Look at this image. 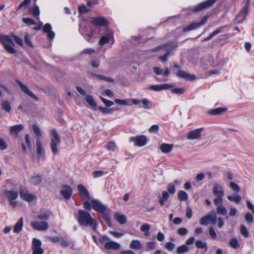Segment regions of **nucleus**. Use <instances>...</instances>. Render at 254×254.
<instances>
[{
  "instance_id": "nucleus-48",
  "label": "nucleus",
  "mask_w": 254,
  "mask_h": 254,
  "mask_svg": "<svg viewBox=\"0 0 254 254\" xmlns=\"http://www.w3.org/2000/svg\"><path fill=\"white\" fill-rule=\"evenodd\" d=\"M175 244L168 242H167L165 245V248L169 251H172L175 248Z\"/></svg>"
},
{
  "instance_id": "nucleus-56",
  "label": "nucleus",
  "mask_w": 254,
  "mask_h": 254,
  "mask_svg": "<svg viewBox=\"0 0 254 254\" xmlns=\"http://www.w3.org/2000/svg\"><path fill=\"white\" fill-rule=\"evenodd\" d=\"M99 110L103 114H111L113 112V110L102 107H99Z\"/></svg>"
},
{
  "instance_id": "nucleus-60",
  "label": "nucleus",
  "mask_w": 254,
  "mask_h": 254,
  "mask_svg": "<svg viewBox=\"0 0 254 254\" xmlns=\"http://www.w3.org/2000/svg\"><path fill=\"white\" fill-rule=\"evenodd\" d=\"M100 98L104 104L107 107H110L114 105L113 102L107 100L102 97H100Z\"/></svg>"
},
{
  "instance_id": "nucleus-40",
  "label": "nucleus",
  "mask_w": 254,
  "mask_h": 254,
  "mask_svg": "<svg viewBox=\"0 0 254 254\" xmlns=\"http://www.w3.org/2000/svg\"><path fill=\"white\" fill-rule=\"evenodd\" d=\"M32 129L35 136L37 137V138L40 139V137L41 136V132L39 127L37 125L34 124L32 126Z\"/></svg>"
},
{
  "instance_id": "nucleus-47",
  "label": "nucleus",
  "mask_w": 254,
  "mask_h": 254,
  "mask_svg": "<svg viewBox=\"0 0 254 254\" xmlns=\"http://www.w3.org/2000/svg\"><path fill=\"white\" fill-rule=\"evenodd\" d=\"M115 102L116 103L120 104L122 105H128L129 106L131 105V104L129 103V101H128V99H126V100H120L119 99H117L115 100Z\"/></svg>"
},
{
  "instance_id": "nucleus-6",
  "label": "nucleus",
  "mask_w": 254,
  "mask_h": 254,
  "mask_svg": "<svg viewBox=\"0 0 254 254\" xmlns=\"http://www.w3.org/2000/svg\"><path fill=\"white\" fill-rule=\"evenodd\" d=\"M102 239L104 241H106L104 244V248L106 249L117 251L120 249L121 245L119 243L111 240L105 236H103Z\"/></svg>"
},
{
  "instance_id": "nucleus-4",
  "label": "nucleus",
  "mask_w": 254,
  "mask_h": 254,
  "mask_svg": "<svg viewBox=\"0 0 254 254\" xmlns=\"http://www.w3.org/2000/svg\"><path fill=\"white\" fill-rule=\"evenodd\" d=\"M209 223L214 225L216 223V214L214 211H211L207 215L202 217L199 221L201 225L207 226Z\"/></svg>"
},
{
  "instance_id": "nucleus-32",
  "label": "nucleus",
  "mask_w": 254,
  "mask_h": 254,
  "mask_svg": "<svg viewBox=\"0 0 254 254\" xmlns=\"http://www.w3.org/2000/svg\"><path fill=\"white\" fill-rule=\"evenodd\" d=\"M129 248L134 250H139L141 248V244L139 240H132L129 244Z\"/></svg>"
},
{
  "instance_id": "nucleus-37",
  "label": "nucleus",
  "mask_w": 254,
  "mask_h": 254,
  "mask_svg": "<svg viewBox=\"0 0 254 254\" xmlns=\"http://www.w3.org/2000/svg\"><path fill=\"white\" fill-rule=\"evenodd\" d=\"M178 198L181 201L187 200L188 198V195L186 192L184 190H180L178 192Z\"/></svg>"
},
{
  "instance_id": "nucleus-26",
  "label": "nucleus",
  "mask_w": 254,
  "mask_h": 254,
  "mask_svg": "<svg viewBox=\"0 0 254 254\" xmlns=\"http://www.w3.org/2000/svg\"><path fill=\"white\" fill-rule=\"evenodd\" d=\"M227 108L219 107L217 108L210 110L208 111L209 114L211 115H219L223 114L227 111Z\"/></svg>"
},
{
  "instance_id": "nucleus-22",
  "label": "nucleus",
  "mask_w": 254,
  "mask_h": 254,
  "mask_svg": "<svg viewBox=\"0 0 254 254\" xmlns=\"http://www.w3.org/2000/svg\"><path fill=\"white\" fill-rule=\"evenodd\" d=\"M17 83L19 86L21 90L26 94L28 96L31 97L33 99L37 100V97L32 92H31L28 87L24 84H23L21 82L17 80Z\"/></svg>"
},
{
  "instance_id": "nucleus-54",
  "label": "nucleus",
  "mask_w": 254,
  "mask_h": 254,
  "mask_svg": "<svg viewBox=\"0 0 254 254\" xmlns=\"http://www.w3.org/2000/svg\"><path fill=\"white\" fill-rule=\"evenodd\" d=\"M167 190L170 193H171V194H174L176 191L175 185L173 184V183L170 184L168 185Z\"/></svg>"
},
{
  "instance_id": "nucleus-58",
  "label": "nucleus",
  "mask_w": 254,
  "mask_h": 254,
  "mask_svg": "<svg viewBox=\"0 0 254 254\" xmlns=\"http://www.w3.org/2000/svg\"><path fill=\"white\" fill-rule=\"evenodd\" d=\"M24 41L29 46H30L31 47H33L32 41H31L30 36L28 33H26L25 35Z\"/></svg>"
},
{
  "instance_id": "nucleus-61",
  "label": "nucleus",
  "mask_w": 254,
  "mask_h": 254,
  "mask_svg": "<svg viewBox=\"0 0 254 254\" xmlns=\"http://www.w3.org/2000/svg\"><path fill=\"white\" fill-rule=\"evenodd\" d=\"M78 10L80 13H85L89 11V9L85 5L83 4L79 6Z\"/></svg>"
},
{
  "instance_id": "nucleus-30",
  "label": "nucleus",
  "mask_w": 254,
  "mask_h": 254,
  "mask_svg": "<svg viewBox=\"0 0 254 254\" xmlns=\"http://www.w3.org/2000/svg\"><path fill=\"white\" fill-rule=\"evenodd\" d=\"M42 182V178L39 175H35L31 178L30 183L34 185L37 186L39 185Z\"/></svg>"
},
{
  "instance_id": "nucleus-50",
  "label": "nucleus",
  "mask_w": 254,
  "mask_h": 254,
  "mask_svg": "<svg viewBox=\"0 0 254 254\" xmlns=\"http://www.w3.org/2000/svg\"><path fill=\"white\" fill-rule=\"evenodd\" d=\"M102 214H103V218L107 224V225H108L109 226H111L112 223L109 214L106 213V212Z\"/></svg>"
},
{
  "instance_id": "nucleus-28",
  "label": "nucleus",
  "mask_w": 254,
  "mask_h": 254,
  "mask_svg": "<svg viewBox=\"0 0 254 254\" xmlns=\"http://www.w3.org/2000/svg\"><path fill=\"white\" fill-rule=\"evenodd\" d=\"M90 74L91 75L92 78H96L97 79L100 80L107 81L109 82H113L114 81L113 79H112V78L106 77L102 75L97 74L92 72L90 73Z\"/></svg>"
},
{
  "instance_id": "nucleus-36",
  "label": "nucleus",
  "mask_w": 254,
  "mask_h": 254,
  "mask_svg": "<svg viewBox=\"0 0 254 254\" xmlns=\"http://www.w3.org/2000/svg\"><path fill=\"white\" fill-rule=\"evenodd\" d=\"M195 245L198 249H204L205 252H206L207 248L206 243L203 242L201 240H197L195 242Z\"/></svg>"
},
{
  "instance_id": "nucleus-21",
  "label": "nucleus",
  "mask_w": 254,
  "mask_h": 254,
  "mask_svg": "<svg viewBox=\"0 0 254 254\" xmlns=\"http://www.w3.org/2000/svg\"><path fill=\"white\" fill-rule=\"evenodd\" d=\"M176 75L181 78H185L189 80H193L195 79V75L189 74L186 71L179 70L176 72Z\"/></svg>"
},
{
  "instance_id": "nucleus-11",
  "label": "nucleus",
  "mask_w": 254,
  "mask_h": 254,
  "mask_svg": "<svg viewBox=\"0 0 254 254\" xmlns=\"http://www.w3.org/2000/svg\"><path fill=\"white\" fill-rule=\"evenodd\" d=\"M208 17V16L207 15H206L203 17V18L201 20L200 22L191 23L188 26L184 28L183 29V31L188 32L192 30L198 28L199 27L201 26L206 22Z\"/></svg>"
},
{
  "instance_id": "nucleus-10",
  "label": "nucleus",
  "mask_w": 254,
  "mask_h": 254,
  "mask_svg": "<svg viewBox=\"0 0 254 254\" xmlns=\"http://www.w3.org/2000/svg\"><path fill=\"white\" fill-rule=\"evenodd\" d=\"M91 204L92 208L97 212L104 213L107 210L106 206L97 200H91Z\"/></svg>"
},
{
  "instance_id": "nucleus-29",
  "label": "nucleus",
  "mask_w": 254,
  "mask_h": 254,
  "mask_svg": "<svg viewBox=\"0 0 254 254\" xmlns=\"http://www.w3.org/2000/svg\"><path fill=\"white\" fill-rule=\"evenodd\" d=\"M173 147V144L162 143L160 146L161 151L165 153L170 152Z\"/></svg>"
},
{
  "instance_id": "nucleus-13",
  "label": "nucleus",
  "mask_w": 254,
  "mask_h": 254,
  "mask_svg": "<svg viewBox=\"0 0 254 254\" xmlns=\"http://www.w3.org/2000/svg\"><path fill=\"white\" fill-rule=\"evenodd\" d=\"M31 225L34 229L38 231H45L48 229L49 227L48 223L46 221H32Z\"/></svg>"
},
{
  "instance_id": "nucleus-55",
  "label": "nucleus",
  "mask_w": 254,
  "mask_h": 254,
  "mask_svg": "<svg viewBox=\"0 0 254 254\" xmlns=\"http://www.w3.org/2000/svg\"><path fill=\"white\" fill-rule=\"evenodd\" d=\"M185 90V89L184 88H176L173 89L172 92L177 94H182L184 93Z\"/></svg>"
},
{
  "instance_id": "nucleus-53",
  "label": "nucleus",
  "mask_w": 254,
  "mask_h": 254,
  "mask_svg": "<svg viewBox=\"0 0 254 254\" xmlns=\"http://www.w3.org/2000/svg\"><path fill=\"white\" fill-rule=\"evenodd\" d=\"M241 233L245 237H248L249 236V233L245 226L242 225L240 228Z\"/></svg>"
},
{
  "instance_id": "nucleus-45",
  "label": "nucleus",
  "mask_w": 254,
  "mask_h": 254,
  "mask_svg": "<svg viewBox=\"0 0 254 254\" xmlns=\"http://www.w3.org/2000/svg\"><path fill=\"white\" fill-rule=\"evenodd\" d=\"M229 245L231 247L234 249H237L240 247V245L238 244V240L235 238L231 239Z\"/></svg>"
},
{
  "instance_id": "nucleus-39",
  "label": "nucleus",
  "mask_w": 254,
  "mask_h": 254,
  "mask_svg": "<svg viewBox=\"0 0 254 254\" xmlns=\"http://www.w3.org/2000/svg\"><path fill=\"white\" fill-rule=\"evenodd\" d=\"M150 229V226L148 224H145L142 225L140 227V230L142 232H145L144 235L148 236L149 235V231Z\"/></svg>"
},
{
  "instance_id": "nucleus-2",
  "label": "nucleus",
  "mask_w": 254,
  "mask_h": 254,
  "mask_svg": "<svg viewBox=\"0 0 254 254\" xmlns=\"http://www.w3.org/2000/svg\"><path fill=\"white\" fill-rule=\"evenodd\" d=\"M51 132L52 136L51 138L50 146L53 153L54 154H57L59 152L58 146L61 142V139L55 129H53Z\"/></svg>"
},
{
  "instance_id": "nucleus-3",
  "label": "nucleus",
  "mask_w": 254,
  "mask_h": 254,
  "mask_svg": "<svg viewBox=\"0 0 254 254\" xmlns=\"http://www.w3.org/2000/svg\"><path fill=\"white\" fill-rule=\"evenodd\" d=\"M0 42L3 45L5 49L10 53H14L15 50L13 48L14 44L12 39L6 35H0Z\"/></svg>"
},
{
  "instance_id": "nucleus-7",
  "label": "nucleus",
  "mask_w": 254,
  "mask_h": 254,
  "mask_svg": "<svg viewBox=\"0 0 254 254\" xmlns=\"http://www.w3.org/2000/svg\"><path fill=\"white\" fill-rule=\"evenodd\" d=\"M19 195L20 197L27 201L30 202L36 198V195L30 193L27 190L23 187L19 188Z\"/></svg>"
},
{
  "instance_id": "nucleus-41",
  "label": "nucleus",
  "mask_w": 254,
  "mask_h": 254,
  "mask_svg": "<svg viewBox=\"0 0 254 254\" xmlns=\"http://www.w3.org/2000/svg\"><path fill=\"white\" fill-rule=\"evenodd\" d=\"M217 213L221 215H226L227 211L225 206L221 205L217 207Z\"/></svg>"
},
{
  "instance_id": "nucleus-59",
  "label": "nucleus",
  "mask_w": 254,
  "mask_h": 254,
  "mask_svg": "<svg viewBox=\"0 0 254 254\" xmlns=\"http://www.w3.org/2000/svg\"><path fill=\"white\" fill-rule=\"evenodd\" d=\"M33 15L34 16H38L40 14V10L38 6H34L31 11Z\"/></svg>"
},
{
  "instance_id": "nucleus-12",
  "label": "nucleus",
  "mask_w": 254,
  "mask_h": 254,
  "mask_svg": "<svg viewBox=\"0 0 254 254\" xmlns=\"http://www.w3.org/2000/svg\"><path fill=\"white\" fill-rule=\"evenodd\" d=\"M130 142H134V145L138 146H144L147 142L146 137L144 135H138L129 138Z\"/></svg>"
},
{
  "instance_id": "nucleus-8",
  "label": "nucleus",
  "mask_w": 254,
  "mask_h": 254,
  "mask_svg": "<svg viewBox=\"0 0 254 254\" xmlns=\"http://www.w3.org/2000/svg\"><path fill=\"white\" fill-rule=\"evenodd\" d=\"M42 242L39 239L34 238L32 241V254H43L44 250L41 248Z\"/></svg>"
},
{
  "instance_id": "nucleus-20",
  "label": "nucleus",
  "mask_w": 254,
  "mask_h": 254,
  "mask_svg": "<svg viewBox=\"0 0 254 254\" xmlns=\"http://www.w3.org/2000/svg\"><path fill=\"white\" fill-rule=\"evenodd\" d=\"M215 2V0H207L199 3L194 9L195 11H198L211 6Z\"/></svg>"
},
{
  "instance_id": "nucleus-31",
  "label": "nucleus",
  "mask_w": 254,
  "mask_h": 254,
  "mask_svg": "<svg viewBox=\"0 0 254 254\" xmlns=\"http://www.w3.org/2000/svg\"><path fill=\"white\" fill-rule=\"evenodd\" d=\"M51 212L49 210L45 211L40 213L38 216V218L42 220H47L51 216Z\"/></svg>"
},
{
  "instance_id": "nucleus-57",
  "label": "nucleus",
  "mask_w": 254,
  "mask_h": 254,
  "mask_svg": "<svg viewBox=\"0 0 254 254\" xmlns=\"http://www.w3.org/2000/svg\"><path fill=\"white\" fill-rule=\"evenodd\" d=\"M245 219L248 223H252L253 222V217L250 212H248L245 215Z\"/></svg>"
},
{
  "instance_id": "nucleus-43",
  "label": "nucleus",
  "mask_w": 254,
  "mask_h": 254,
  "mask_svg": "<svg viewBox=\"0 0 254 254\" xmlns=\"http://www.w3.org/2000/svg\"><path fill=\"white\" fill-rule=\"evenodd\" d=\"M223 196H215L213 200L214 204L218 206L222 205V203L223 202Z\"/></svg>"
},
{
  "instance_id": "nucleus-44",
  "label": "nucleus",
  "mask_w": 254,
  "mask_h": 254,
  "mask_svg": "<svg viewBox=\"0 0 254 254\" xmlns=\"http://www.w3.org/2000/svg\"><path fill=\"white\" fill-rule=\"evenodd\" d=\"M140 102L142 103L143 107L145 109H150L151 108V102L147 99H144Z\"/></svg>"
},
{
  "instance_id": "nucleus-33",
  "label": "nucleus",
  "mask_w": 254,
  "mask_h": 254,
  "mask_svg": "<svg viewBox=\"0 0 254 254\" xmlns=\"http://www.w3.org/2000/svg\"><path fill=\"white\" fill-rule=\"evenodd\" d=\"M176 251L178 254H184L189 251V248L186 245H182L177 248Z\"/></svg>"
},
{
  "instance_id": "nucleus-23",
  "label": "nucleus",
  "mask_w": 254,
  "mask_h": 254,
  "mask_svg": "<svg viewBox=\"0 0 254 254\" xmlns=\"http://www.w3.org/2000/svg\"><path fill=\"white\" fill-rule=\"evenodd\" d=\"M36 153L39 158H42L45 155V151L42 146L40 139L37 138L36 141Z\"/></svg>"
},
{
  "instance_id": "nucleus-5",
  "label": "nucleus",
  "mask_w": 254,
  "mask_h": 254,
  "mask_svg": "<svg viewBox=\"0 0 254 254\" xmlns=\"http://www.w3.org/2000/svg\"><path fill=\"white\" fill-rule=\"evenodd\" d=\"M250 0H246L245 4L236 17L238 22L242 23L245 20L249 11Z\"/></svg>"
},
{
  "instance_id": "nucleus-19",
  "label": "nucleus",
  "mask_w": 254,
  "mask_h": 254,
  "mask_svg": "<svg viewBox=\"0 0 254 254\" xmlns=\"http://www.w3.org/2000/svg\"><path fill=\"white\" fill-rule=\"evenodd\" d=\"M212 191L215 196H223L224 195L223 187L218 183H215L213 185Z\"/></svg>"
},
{
  "instance_id": "nucleus-51",
  "label": "nucleus",
  "mask_w": 254,
  "mask_h": 254,
  "mask_svg": "<svg viewBox=\"0 0 254 254\" xmlns=\"http://www.w3.org/2000/svg\"><path fill=\"white\" fill-rule=\"evenodd\" d=\"M2 108L7 112H9L11 110L9 103L8 101H4L2 103Z\"/></svg>"
},
{
  "instance_id": "nucleus-63",
  "label": "nucleus",
  "mask_w": 254,
  "mask_h": 254,
  "mask_svg": "<svg viewBox=\"0 0 254 254\" xmlns=\"http://www.w3.org/2000/svg\"><path fill=\"white\" fill-rule=\"evenodd\" d=\"M178 233L181 236H184L188 233V230L185 228H181L178 229Z\"/></svg>"
},
{
  "instance_id": "nucleus-25",
  "label": "nucleus",
  "mask_w": 254,
  "mask_h": 254,
  "mask_svg": "<svg viewBox=\"0 0 254 254\" xmlns=\"http://www.w3.org/2000/svg\"><path fill=\"white\" fill-rule=\"evenodd\" d=\"M114 217L121 225L125 224L127 223V217L124 214L117 213L114 214Z\"/></svg>"
},
{
  "instance_id": "nucleus-9",
  "label": "nucleus",
  "mask_w": 254,
  "mask_h": 254,
  "mask_svg": "<svg viewBox=\"0 0 254 254\" xmlns=\"http://www.w3.org/2000/svg\"><path fill=\"white\" fill-rule=\"evenodd\" d=\"M203 128L194 129L190 131L187 135V139L189 140H200L201 139V133Z\"/></svg>"
},
{
  "instance_id": "nucleus-49",
  "label": "nucleus",
  "mask_w": 254,
  "mask_h": 254,
  "mask_svg": "<svg viewBox=\"0 0 254 254\" xmlns=\"http://www.w3.org/2000/svg\"><path fill=\"white\" fill-rule=\"evenodd\" d=\"M107 173V172H105L103 171H95L93 172L92 174L94 178H97L103 176Z\"/></svg>"
},
{
  "instance_id": "nucleus-42",
  "label": "nucleus",
  "mask_w": 254,
  "mask_h": 254,
  "mask_svg": "<svg viewBox=\"0 0 254 254\" xmlns=\"http://www.w3.org/2000/svg\"><path fill=\"white\" fill-rule=\"evenodd\" d=\"M106 148L109 151H115L118 149V146L116 145L115 143L113 141H111L108 143L106 145Z\"/></svg>"
},
{
  "instance_id": "nucleus-17",
  "label": "nucleus",
  "mask_w": 254,
  "mask_h": 254,
  "mask_svg": "<svg viewBox=\"0 0 254 254\" xmlns=\"http://www.w3.org/2000/svg\"><path fill=\"white\" fill-rule=\"evenodd\" d=\"M77 189L79 194L80 195L82 198L84 200H89L90 194L88 190L86 188L82 185H78L77 186Z\"/></svg>"
},
{
  "instance_id": "nucleus-64",
  "label": "nucleus",
  "mask_w": 254,
  "mask_h": 254,
  "mask_svg": "<svg viewBox=\"0 0 254 254\" xmlns=\"http://www.w3.org/2000/svg\"><path fill=\"white\" fill-rule=\"evenodd\" d=\"M85 201L83 203L84 208L87 211H90L91 209V202H89V200H84Z\"/></svg>"
},
{
  "instance_id": "nucleus-1",
  "label": "nucleus",
  "mask_w": 254,
  "mask_h": 254,
  "mask_svg": "<svg viewBox=\"0 0 254 254\" xmlns=\"http://www.w3.org/2000/svg\"><path fill=\"white\" fill-rule=\"evenodd\" d=\"M78 221L79 223L83 226L89 225L95 230L96 227V221L93 219L90 214L85 210H79L78 211Z\"/></svg>"
},
{
  "instance_id": "nucleus-14",
  "label": "nucleus",
  "mask_w": 254,
  "mask_h": 254,
  "mask_svg": "<svg viewBox=\"0 0 254 254\" xmlns=\"http://www.w3.org/2000/svg\"><path fill=\"white\" fill-rule=\"evenodd\" d=\"M60 192L65 199H69L72 194V190L68 185H63L61 186Z\"/></svg>"
},
{
  "instance_id": "nucleus-62",
  "label": "nucleus",
  "mask_w": 254,
  "mask_h": 254,
  "mask_svg": "<svg viewBox=\"0 0 254 254\" xmlns=\"http://www.w3.org/2000/svg\"><path fill=\"white\" fill-rule=\"evenodd\" d=\"M7 145L5 141L0 137V149L1 150H5L7 148Z\"/></svg>"
},
{
  "instance_id": "nucleus-24",
  "label": "nucleus",
  "mask_w": 254,
  "mask_h": 254,
  "mask_svg": "<svg viewBox=\"0 0 254 254\" xmlns=\"http://www.w3.org/2000/svg\"><path fill=\"white\" fill-rule=\"evenodd\" d=\"M44 31L47 33L48 37L50 39H53L55 37V33L52 31V26L49 24H46L43 28Z\"/></svg>"
},
{
  "instance_id": "nucleus-27",
  "label": "nucleus",
  "mask_w": 254,
  "mask_h": 254,
  "mask_svg": "<svg viewBox=\"0 0 254 254\" xmlns=\"http://www.w3.org/2000/svg\"><path fill=\"white\" fill-rule=\"evenodd\" d=\"M113 33L112 31H110L108 34V36H102L99 41V44L101 46L109 42L110 40L113 37Z\"/></svg>"
},
{
  "instance_id": "nucleus-38",
  "label": "nucleus",
  "mask_w": 254,
  "mask_h": 254,
  "mask_svg": "<svg viewBox=\"0 0 254 254\" xmlns=\"http://www.w3.org/2000/svg\"><path fill=\"white\" fill-rule=\"evenodd\" d=\"M227 198L231 201H234L235 203H238L241 200L242 197L240 195L237 194L235 195H229Z\"/></svg>"
},
{
  "instance_id": "nucleus-52",
  "label": "nucleus",
  "mask_w": 254,
  "mask_h": 254,
  "mask_svg": "<svg viewBox=\"0 0 254 254\" xmlns=\"http://www.w3.org/2000/svg\"><path fill=\"white\" fill-rule=\"evenodd\" d=\"M22 21L28 25H36L35 21L30 18H24L22 19Z\"/></svg>"
},
{
  "instance_id": "nucleus-35",
  "label": "nucleus",
  "mask_w": 254,
  "mask_h": 254,
  "mask_svg": "<svg viewBox=\"0 0 254 254\" xmlns=\"http://www.w3.org/2000/svg\"><path fill=\"white\" fill-rule=\"evenodd\" d=\"M169 194L168 191H164L162 192V196L159 200V203L161 205L164 204V202L168 199Z\"/></svg>"
},
{
  "instance_id": "nucleus-18",
  "label": "nucleus",
  "mask_w": 254,
  "mask_h": 254,
  "mask_svg": "<svg viewBox=\"0 0 254 254\" xmlns=\"http://www.w3.org/2000/svg\"><path fill=\"white\" fill-rule=\"evenodd\" d=\"M173 87V85L171 84H163L150 85L148 89L150 90L159 91L163 90L168 89Z\"/></svg>"
},
{
  "instance_id": "nucleus-34",
  "label": "nucleus",
  "mask_w": 254,
  "mask_h": 254,
  "mask_svg": "<svg viewBox=\"0 0 254 254\" xmlns=\"http://www.w3.org/2000/svg\"><path fill=\"white\" fill-rule=\"evenodd\" d=\"M85 100L92 108H95L96 107L97 105L92 96L87 95L85 97Z\"/></svg>"
},
{
  "instance_id": "nucleus-15",
  "label": "nucleus",
  "mask_w": 254,
  "mask_h": 254,
  "mask_svg": "<svg viewBox=\"0 0 254 254\" xmlns=\"http://www.w3.org/2000/svg\"><path fill=\"white\" fill-rule=\"evenodd\" d=\"M4 194L8 199L10 205L15 207L16 205V192L12 190H5Z\"/></svg>"
},
{
  "instance_id": "nucleus-46",
  "label": "nucleus",
  "mask_w": 254,
  "mask_h": 254,
  "mask_svg": "<svg viewBox=\"0 0 254 254\" xmlns=\"http://www.w3.org/2000/svg\"><path fill=\"white\" fill-rule=\"evenodd\" d=\"M229 186L230 188H231L233 190L236 191L237 193L239 192L240 190V188L239 186L235 182H230Z\"/></svg>"
},
{
  "instance_id": "nucleus-16",
  "label": "nucleus",
  "mask_w": 254,
  "mask_h": 254,
  "mask_svg": "<svg viewBox=\"0 0 254 254\" xmlns=\"http://www.w3.org/2000/svg\"><path fill=\"white\" fill-rule=\"evenodd\" d=\"M91 23L95 26H104L108 25L107 20L102 16L91 18Z\"/></svg>"
}]
</instances>
